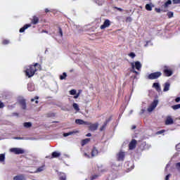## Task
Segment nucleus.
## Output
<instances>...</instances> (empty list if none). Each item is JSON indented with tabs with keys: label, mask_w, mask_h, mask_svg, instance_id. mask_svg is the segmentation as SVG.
Returning a JSON list of instances; mask_svg holds the SVG:
<instances>
[{
	"label": "nucleus",
	"mask_w": 180,
	"mask_h": 180,
	"mask_svg": "<svg viewBox=\"0 0 180 180\" xmlns=\"http://www.w3.org/2000/svg\"><path fill=\"white\" fill-rule=\"evenodd\" d=\"M86 137H91V134L89 133L88 134L86 135Z\"/></svg>",
	"instance_id": "obj_54"
},
{
	"label": "nucleus",
	"mask_w": 180,
	"mask_h": 180,
	"mask_svg": "<svg viewBox=\"0 0 180 180\" xmlns=\"http://www.w3.org/2000/svg\"><path fill=\"white\" fill-rule=\"evenodd\" d=\"M75 123H76L77 124H79V125L90 124V122H85L84 120H80V119L75 120Z\"/></svg>",
	"instance_id": "obj_11"
},
{
	"label": "nucleus",
	"mask_w": 180,
	"mask_h": 180,
	"mask_svg": "<svg viewBox=\"0 0 180 180\" xmlns=\"http://www.w3.org/2000/svg\"><path fill=\"white\" fill-rule=\"evenodd\" d=\"M55 116H56V115L53 113L51 115V117H55Z\"/></svg>",
	"instance_id": "obj_58"
},
{
	"label": "nucleus",
	"mask_w": 180,
	"mask_h": 180,
	"mask_svg": "<svg viewBox=\"0 0 180 180\" xmlns=\"http://www.w3.org/2000/svg\"><path fill=\"white\" fill-rule=\"evenodd\" d=\"M44 168H45V165L38 167L37 171L34 172V173L41 172L44 170Z\"/></svg>",
	"instance_id": "obj_25"
},
{
	"label": "nucleus",
	"mask_w": 180,
	"mask_h": 180,
	"mask_svg": "<svg viewBox=\"0 0 180 180\" xmlns=\"http://www.w3.org/2000/svg\"><path fill=\"white\" fill-rule=\"evenodd\" d=\"M169 18H172L174 17V13L172 11H168L166 14Z\"/></svg>",
	"instance_id": "obj_31"
},
{
	"label": "nucleus",
	"mask_w": 180,
	"mask_h": 180,
	"mask_svg": "<svg viewBox=\"0 0 180 180\" xmlns=\"http://www.w3.org/2000/svg\"><path fill=\"white\" fill-rule=\"evenodd\" d=\"M86 125L89 126V130H90L91 131H96L98 127H99V124L98 123L91 124L90 122V124H86Z\"/></svg>",
	"instance_id": "obj_6"
},
{
	"label": "nucleus",
	"mask_w": 180,
	"mask_h": 180,
	"mask_svg": "<svg viewBox=\"0 0 180 180\" xmlns=\"http://www.w3.org/2000/svg\"><path fill=\"white\" fill-rule=\"evenodd\" d=\"M98 0H96V4H98Z\"/></svg>",
	"instance_id": "obj_61"
},
{
	"label": "nucleus",
	"mask_w": 180,
	"mask_h": 180,
	"mask_svg": "<svg viewBox=\"0 0 180 180\" xmlns=\"http://www.w3.org/2000/svg\"><path fill=\"white\" fill-rule=\"evenodd\" d=\"M153 87L155 89H156L158 92H160L161 91V86H160L159 83H158V82L153 83Z\"/></svg>",
	"instance_id": "obj_15"
},
{
	"label": "nucleus",
	"mask_w": 180,
	"mask_h": 180,
	"mask_svg": "<svg viewBox=\"0 0 180 180\" xmlns=\"http://www.w3.org/2000/svg\"><path fill=\"white\" fill-rule=\"evenodd\" d=\"M32 25L31 24H25L24 26L20 30V32H25V30H27L29 27H31Z\"/></svg>",
	"instance_id": "obj_17"
},
{
	"label": "nucleus",
	"mask_w": 180,
	"mask_h": 180,
	"mask_svg": "<svg viewBox=\"0 0 180 180\" xmlns=\"http://www.w3.org/2000/svg\"><path fill=\"white\" fill-rule=\"evenodd\" d=\"M5 160V154H0V162H4Z\"/></svg>",
	"instance_id": "obj_33"
},
{
	"label": "nucleus",
	"mask_w": 180,
	"mask_h": 180,
	"mask_svg": "<svg viewBox=\"0 0 180 180\" xmlns=\"http://www.w3.org/2000/svg\"><path fill=\"white\" fill-rule=\"evenodd\" d=\"M68 77V75H67V72H63V74H62V75L60 76V80H63V79H65V78H67Z\"/></svg>",
	"instance_id": "obj_28"
},
{
	"label": "nucleus",
	"mask_w": 180,
	"mask_h": 180,
	"mask_svg": "<svg viewBox=\"0 0 180 180\" xmlns=\"http://www.w3.org/2000/svg\"><path fill=\"white\" fill-rule=\"evenodd\" d=\"M89 141H90V139H85L82 140V142H81L82 146H84L85 145L89 143Z\"/></svg>",
	"instance_id": "obj_22"
},
{
	"label": "nucleus",
	"mask_w": 180,
	"mask_h": 180,
	"mask_svg": "<svg viewBox=\"0 0 180 180\" xmlns=\"http://www.w3.org/2000/svg\"><path fill=\"white\" fill-rule=\"evenodd\" d=\"M154 7H155V6L153 5L152 3L148 4L146 5V9L148 11H151L152 8H154Z\"/></svg>",
	"instance_id": "obj_20"
},
{
	"label": "nucleus",
	"mask_w": 180,
	"mask_h": 180,
	"mask_svg": "<svg viewBox=\"0 0 180 180\" xmlns=\"http://www.w3.org/2000/svg\"><path fill=\"white\" fill-rule=\"evenodd\" d=\"M111 25V22L109 20H105L104 22L101 26H100V29L104 30L106 27H109Z\"/></svg>",
	"instance_id": "obj_8"
},
{
	"label": "nucleus",
	"mask_w": 180,
	"mask_h": 180,
	"mask_svg": "<svg viewBox=\"0 0 180 180\" xmlns=\"http://www.w3.org/2000/svg\"><path fill=\"white\" fill-rule=\"evenodd\" d=\"M155 11L157 13H160L161 11H162V10H161L160 8H155Z\"/></svg>",
	"instance_id": "obj_40"
},
{
	"label": "nucleus",
	"mask_w": 180,
	"mask_h": 180,
	"mask_svg": "<svg viewBox=\"0 0 180 180\" xmlns=\"http://www.w3.org/2000/svg\"><path fill=\"white\" fill-rule=\"evenodd\" d=\"M53 123H58V122H57V121H55V122H53Z\"/></svg>",
	"instance_id": "obj_60"
},
{
	"label": "nucleus",
	"mask_w": 180,
	"mask_h": 180,
	"mask_svg": "<svg viewBox=\"0 0 180 180\" xmlns=\"http://www.w3.org/2000/svg\"><path fill=\"white\" fill-rule=\"evenodd\" d=\"M129 56L131 58H134L135 56H136V55H135L134 53H130L129 54Z\"/></svg>",
	"instance_id": "obj_44"
},
{
	"label": "nucleus",
	"mask_w": 180,
	"mask_h": 180,
	"mask_svg": "<svg viewBox=\"0 0 180 180\" xmlns=\"http://www.w3.org/2000/svg\"><path fill=\"white\" fill-rule=\"evenodd\" d=\"M137 146V141L136 139H132L129 144V148L130 150L135 149Z\"/></svg>",
	"instance_id": "obj_9"
},
{
	"label": "nucleus",
	"mask_w": 180,
	"mask_h": 180,
	"mask_svg": "<svg viewBox=\"0 0 180 180\" xmlns=\"http://www.w3.org/2000/svg\"><path fill=\"white\" fill-rule=\"evenodd\" d=\"M58 30H59V34H60V37H63V33L62 28L59 27Z\"/></svg>",
	"instance_id": "obj_37"
},
{
	"label": "nucleus",
	"mask_w": 180,
	"mask_h": 180,
	"mask_svg": "<svg viewBox=\"0 0 180 180\" xmlns=\"http://www.w3.org/2000/svg\"><path fill=\"white\" fill-rule=\"evenodd\" d=\"M172 108L174 110H176L180 108V104L176 105H172Z\"/></svg>",
	"instance_id": "obj_36"
},
{
	"label": "nucleus",
	"mask_w": 180,
	"mask_h": 180,
	"mask_svg": "<svg viewBox=\"0 0 180 180\" xmlns=\"http://www.w3.org/2000/svg\"><path fill=\"white\" fill-rule=\"evenodd\" d=\"M20 104L21 108L23 110H26L27 105H26V101L25 100H24V99L20 100Z\"/></svg>",
	"instance_id": "obj_19"
},
{
	"label": "nucleus",
	"mask_w": 180,
	"mask_h": 180,
	"mask_svg": "<svg viewBox=\"0 0 180 180\" xmlns=\"http://www.w3.org/2000/svg\"><path fill=\"white\" fill-rule=\"evenodd\" d=\"M75 134V131H70L68 133H65L63 134L64 137H68L69 136H71L72 134Z\"/></svg>",
	"instance_id": "obj_30"
},
{
	"label": "nucleus",
	"mask_w": 180,
	"mask_h": 180,
	"mask_svg": "<svg viewBox=\"0 0 180 180\" xmlns=\"http://www.w3.org/2000/svg\"><path fill=\"white\" fill-rule=\"evenodd\" d=\"M72 108H75L76 112H79V107L78 104H77L75 103H73Z\"/></svg>",
	"instance_id": "obj_26"
},
{
	"label": "nucleus",
	"mask_w": 180,
	"mask_h": 180,
	"mask_svg": "<svg viewBox=\"0 0 180 180\" xmlns=\"http://www.w3.org/2000/svg\"><path fill=\"white\" fill-rule=\"evenodd\" d=\"M23 127L26 128H30L32 127V123L31 122H24Z\"/></svg>",
	"instance_id": "obj_29"
},
{
	"label": "nucleus",
	"mask_w": 180,
	"mask_h": 180,
	"mask_svg": "<svg viewBox=\"0 0 180 180\" xmlns=\"http://www.w3.org/2000/svg\"><path fill=\"white\" fill-rule=\"evenodd\" d=\"M158 101L157 100L153 101L151 105L148 108V112H152L158 105Z\"/></svg>",
	"instance_id": "obj_10"
},
{
	"label": "nucleus",
	"mask_w": 180,
	"mask_h": 180,
	"mask_svg": "<svg viewBox=\"0 0 180 180\" xmlns=\"http://www.w3.org/2000/svg\"><path fill=\"white\" fill-rule=\"evenodd\" d=\"M70 95H75L76 94V91L75 89H72L70 91Z\"/></svg>",
	"instance_id": "obj_42"
},
{
	"label": "nucleus",
	"mask_w": 180,
	"mask_h": 180,
	"mask_svg": "<svg viewBox=\"0 0 180 180\" xmlns=\"http://www.w3.org/2000/svg\"><path fill=\"white\" fill-rule=\"evenodd\" d=\"M15 140H23L24 138H21V137H15Z\"/></svg>",
	"instance_id": "obj_50"
},
{
	"label": "nucleus",
	"mask_w": 180,
	"mask_h": 180,
	"mask_svg": "<svg viewBox=\"0 0 180 180\" xmlns=\"http://www.w3.org/2000/svg\"><path fill=\"white\" fill-rule=\"evenodd\" d=\"M175 102L176 103H179L180 102V97H177L175 98Z\"/></svg>",
	"instance_id": "obj_47"
},
{
	"label": "nucleus",
	"mask_w": 180,
	"mask_h": 180,
	"mask_svg": "<svg viewBox=\"0 0 180 180\" xmlns=\"http://www.w3.org/2000/svg\"><path fill=\"white\" fill-rule=\"evenodd\" d=\"M37 23H39V18L37 15H33L32 18L31 19V24L37 25Z\"/></svg>",
	"instance_id": "obj_12"
},
{
	"label": "nucleus",
	"mask_w": 180,
	"mask_h": 180,
	"mask_svg": "<svg viewBox=\"0 0 180 180\" xmlns=\"http://www.w3.org/2000/svg\"><path fill=\"white\" fill-rule=\"evenodd\" d=\"M59 179L60 180H67V175L65 173L59 174Z\"/></svg>",
	"instance_id": "obj_23"
},
{
	"label": "nucleus",
	"mask_w": 180,
	"mask_h": 180,
	"mask_svg": "<svg viewBox=\"0 0 180 180\" xmlns=\"http://www.w3.org/2000/svg\"><path fill=\"white\" fill-rule=\"evenodd\" d=\"M132 72L135 73L136 75H139V72H137L136 70L132 71Z\"/></svg>",
	"instance_id": "obj_55"
},
{
	"label": "nucleus",
	"mask_w": 180,
	"mask_h": 180,
	"mask_svg": "<svg viewBox=\"0 0 180 180\" xmlns=\"http://www.w3.org/2000/svg\"><path fill=\"white\" fill-rule=\"evenodd\" d=\"M10 151L15 155H21L25 153V150L20 148H11Z\"/></svg>",
	"instance_id": "obj_4"
},
{
	"label": "nucleus",
	"mask_w": 180,
	"mask_h": 180,
	"mask_svg": "<svg viewBox=\"0 0 180 180\" xmlns=\"http://www.w3.org/2000/svg\"><path fill=\"white\" fill-rule=\"evenodd\" d=\"M60 155H61L60 153H57V152H53V153H52V158H58V157L60 156Z\"/></svg>",
	"instance_id": "obj_27"
},
{
	"label": "nucleus",
	"mask_w": 180,
	"mask_h": 180,
	"mask_svg": "<svg viewBox=\"0 0 180 180\" xmlns=\"http://www.w3.org/2000/svg\"><path fill=\"white\" fill-rule=\"evenodd\" d=\"M131 68L132 69L134 70V68H136V69L137 70H141V62L136 61V62H135V64H134V63H131Z\"/></svg>",
	"instance_id": "obj_7"
},
{
	"label": "nucleus",
	"mask_w": 180,
	"mask_h": 180,
	"mask_svg": "<svg viewBox=\"0 0 180 180\" xmlns=\"http://www.w3.org/2000/svg\"><path fill=\"white\" fill-rule=\"evenodd\" d=\"M10 41L8 39H4L3 41H1V44L3 45H8Z\"/></svg>",
	"instance_id": "obj_34"
},
{
	"label": "nucleus",
	"mask_w": 180,
	"mask_h": 180,
	"mask_svg": "<svg viewBox=\"0 0 180 180\" xmlns=\"http://www.w3.org/2000/svg\"><path fill=\"white\" fill-rule=\"evenodd\" d=\"M27 89L30 92H32V91H34V86H33L32 84H28Z\"/></svg>",
	"instance_id": "obj_24"
},
{
	"label": "nucleus",
	"mask_w": 180,
	"mask_h": 180,
	"mask_svg": "<svg viewBox=\"0 0 180 180\" xmlns=\"http://www.w3.org/2000/svg\"><path fill=\"white\" fill-rule=\"evenodd\" d=\"M98 153H99V151L98 150V149L96 147H94L91 150V158H94L98 155Z\"/></svg>",
	"instance_id": "obj_16"
},
{
	"label": "nucleus",
	"mask_w": 180,
	"mask_h": 180,
	"mask_svg": "<svg viewBox=\"0 0 180 180\" xmlns=\"http://www.w3.org/2000/svg\"><path fill=\"white\" fill-rule=\"evenodd\" d=\"M169 86H170L169 82H165L164 85L163 91L165 92L168 91L169 89Z\"/></svg>",
	"instance_id": "obj_21"
},
{
	"label": "nucleus",
	"mask_w": 180,
	"mask_h": 180,
	"mask_svg": "<svg viewBox=\"0 0 180 180\" xmlns=\"http://www.w3.org/2000/svg\"><path fill=\"white\" fill-rule=\"evenodd\" d=\"M162 76L161 72H154L148 75V79H158Z\"/></svg>",
	"instance_id": "obj_3"
},
{
	"label": "nucleus",
	"mask_w": 180,
	"mask_h": 180,
	"mask_svg": "<svg viewBox=\"0 0 180 180\" xmlns=\"http://www.w3.org/2000/svg\"><path fill=\"white\" fill-rule=\"evenodd\" d=\"M13 180H26V177L24 174H18L14 178H13Z\"/></svg>",
	"instance_id": "obj_14"
},
{
	"label": "nucleus",
	"mask_w": 180,
	"mask_h": 180,
	"mask_svg": "<svg viewBox=\"0 0 180 180\" xmlns=\"http://www.w3.org/2000/svg\"><path fill=\"white\" fill-rule=\"evenodd\" d=\"M172 1L171 0L166 1L165 4L162 6L165 9L167 8L169 5H172Z\"/></svg>",
	"instance_id": "obj_18"
},
{
	"label": "nucleus",
	"mask_w": 180,
	"mask_h": 180,
	"mask_svg": "<svg viewBox=\"0 0 180 180\" xmlns=\"http://www.w3.org/2000/svg\"><path fill=\"white\" fill-rule=\"evenodd\" d=\"M115 9L118 10L120 12H122L123 11L121 8H118L117 6L115 7Z\"/></svg>",
	"instance_id": "obj_48"
},
{
	"label": "nucleus",
	"mask_w": 180,
	"mask_h": 180,
	"mask_svg": "<svg viewBox=\"0 0 180 180\" xmlns=\"http://www.w3.org/2000/svg\"><path fill=\"white\" fill-rule=\"evenodd\" d=\"M44 11H45V13H49L51 11H50L49 9H48V8H45Z\"/></svg>",
	"instance_id": "obj_51"
},
{
	"label": "nucleus",
	"mask_w": 180,
	"mask_h": 180,
	"mask_svg": "<svg viewBox=\"0 0 180 180\" xmlns=\"http://www.w3.org/2000/svg\"><path fill=\"white\" fill-rule=\"evenodd\" d=\"M174 123V120L171 116H167L165 120V125H171Z\"/></svg>",
	"instance_id": "obj_13"
},
{
	"label": "nucleus",
	"mask_w": 180,
	"mask_h": 180,
	"mask_svg": "<svg viewBox=\"0 0 180 180\" xmlns=\"http://www.w3.org/2000/svg\"><path fill=\"white\" fill-rule=\"evenodd\" d=\"M137 127L136 125H132L131 126V129L134 130Z\"/></svg>",
	"instance_id": "obj_52"
},
{
	"label": "nucleus",
	"mask_w": 180,
	"mask_h": 180,
	"mask_svg": "<svg viewBox=\"0 0 180 180\" xmlns=\"http://www.w3.org/2000/svg\"><path fill=\"white\" fill-rule=\"evenodd\" d=\"M42 32L47 33V34L49 33L48 31L46 30H43Z\"/></svg>",
	"instance_id": "obj_57"
},
{
	"label": "nucleus",
	"mask_w": 180,
	"mask_h": 180,
	"mask_svg": "<svg viewBox=\"0 0 180 180\" xmlns=\"http://www.w3.org/2000/svg\"><path fill=\"white\" fill-rule=\"evenodd\" d=\"M124 158H125V153L123 152L122 150H120L118 153L116 154L117 161L123 162L124 161Z\"/></svg>",
	"instance_id": "obj_5"
},
{
	"label": "nucleus",
	"mask_w": 180,
	"mask_h": 180,
	"mask_svg": "<svg viewBox=\"0 0 180 180\" xmlns=\"http://www.w3.org/2000/svg\"><path fill=\"white\" fill-rule=\"evenodd\" d=\"M99 177V175L97 174H94L91 177V180H94V179H97V178Z\"/></svg>",
	"instance_id": "obj_38"
},
{
	"label": "nucleus",
	"mask_w": 180,
	"mask_h": 180,
	"mask_svg": "<svg viewBox=\"0 0 180 180\" xmlns=\"http://www.w3.org/2000/svg\"><path fill=\"white\" fill-rule=\"evenodd\" d=\"M125 21L126 22H132V18L131 17H127Z\"/></svg>",
	"instance_id": "obj_39"
},
{
	"label": "nucleus",
	"mask_w": 180,
	"mask_h": 180,
	"mask_svg": "<svg viewBox=\"0 0 180 180\" xmlns=\"http://www.w3.org/2000/svg\"><path fill=\"white\" fill-rule=\"evenodd\" d=\"M39 99V96H35L34 98L31 99V102H34L35 100Z\"/></svg>",
	"instance_id": "obj_41"
},
{
	"label": "nucleus",
	"mask_w": 180,
	"mask_h": 180,
	"mask_svg": "<svg viewBox=\"0 0 180 180\" xmlns=\"http://www.w3.org/2000/svg\"><path fill=\"white\" fill-rule=\"evenodd\" d=\"M165 131V129H162V130H160V131H158V134H162V133H164Z\"/></svg>",
	"instance_id": "obj_45"
},
{
	"label": "nucleus",
	"mask_w": 180,
	"mask_h": 180,
	"mask_svg": "<svg viewBox=\"0 0 180 180\" xmlns=\"http://www.w3.org/2000/svg\"><path fill=\"white\" fill-rule=\"evenodd\" d=\"M41 65L38 63H35L34 65H29L25 71V75L28 78H31L35 75L37 70H41Z\"/></svg>",
	"instance_id": "obj_1"
},
{
	"label": "nucleus",
	"mask_w": 180,
	"mask_h": 180,
	"mask_svg": "<svg viewBox=\"0 0 180 180\" xmlns=\"http://www.w3.org/2000/svg\"><path fill=\"white\" fill-rule=\"evenodd\" d=\"M174 4H180V0H172Z\"/></svg>",
	"instance_id": "obj_43"
},
{
	"label": "nucleus",
	"mask_w": 180,
	"mask_h": 180,
	"mask_svg": "<svg viewBox=\"0 0 180 180\" xmlns=\"http://www.w3.org/2000/svg\"><path fill=\"white\" fill-rule=\"evenodd\" d=\"M34 103L37 104V103H39V101H35Z\"/></svg>",
	"instance_id": "obj_59"
},
{
	"label": "nucleus",
	"mask_w": 180,
	"mask_h": 180,
	"mask_svg": "<svg viewBox=\"0 0 180 180\" xmlns=\"http://www.w3.org/2000/svg\"><path fill=\"white\" fill-rule=\"evenodd\" d=\"M84 155H85L86 157H87L88 158H90V155H89V154L84 153Z\"/></svg>",
	"instance_id": "obj_53"
},
{
	"label": "nucleus",
	"mask_w": 180,
	"mask_h": 180,
	"mask_svg": "<svg viewBox=\"0 0 180 180\" xmlns=\"http://www.w3.org/2000/svg\"><path fill=\"white\" fill-rule=\"evenodd\" d=\"M163 75L166 77H171L173 75V71L167 65H165L162 68Z\"/></svg>",
	"instance_id": "obj_2"
},
{
	"label": "nucleus",
	"mask_w": 180,
	"mask_h": 180,
	"mask_svg": "<svg viewBox=\"0 0 180 180\" xmlns=\"http://www.w3.org/2000/svg\"><path fill=\"white\" fill-rule=\"evenodd\" d=\"M78 97H79V94H77L76 96H75V99L78 98Z\"/></svg>",
	"instance_id": "obj_56"
},
{
	"label": "nucleus",
	"mask_w": 180,
	"mask_h": 180,
	"mask_svg": "<svg viewBox=\"0 0 180 180\" xmlns=\"http://www.w3.org/2000/svg\"><path fill=\"white\" fill-rule=\"evenodd\" d=\"M108 124L104 123L101 127H100L99 131H103L105 130V128L107 127Z\"/></svg>",
	"instance_id": "obj_32"
},
{
	"label": "nucleus",
	"mask_w": 180,
	"mask_h": 180,
	"mask_svg": "<svg viewBox=\"0 0 180 180\" xmlns=\"http://www.w3.org/2000/svg\"><path fill=\"white\" fill-rule=\"evenodd\" d=\"M4 108V104L3 102L0 101V108Z\"/></svg>",
	"instance_id": "obj_46"
},
{
	"label": "nucleus",
	"mask_w": 180,
	"mask_h": 180,
	"mask_svg": "<svg viewBox=\"0 0 180 180\" xmlns=\"http://www.w3.org/2000/svg\"><path fill=\"white\" fill-rule=\"evenodd\" d=\"M170 176V174L167 175L165 178V180H169Z\"/></svg>",
	"instance_id": "obj_49"
},
{
	"label": "nucleus",
	"mask_w": 180,
	"mask_h": 180,
	"mask_svg": "<svg viewBox=\"0 0 180 180\" xmlns=\"http://www.w3.org/2000/svg\"><path fill=\"white\" fill-rule=\"evenodd\" d=\"M112 118V115H110L108 119L105 120L104 124H108L109 122H111Z\"/></svg>",
	"instance_id": "obj_35"
}]
</instances>
